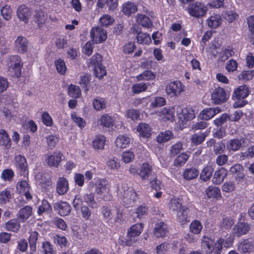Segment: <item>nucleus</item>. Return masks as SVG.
Here are the masks:
<instances>
[{
  "label": "nucleus",
  "mask_w": 254,
  "mask_h": 254,
  "mask_svg": "<svg viewBox=\"0 0 254 254\" xmlns=\"http://www.w3.org/2000/svg\"><path fill=\"white\" fill-rule=\"evenodd\" d=\"M118 195L127 206L132 205L137 198L136 193L126 184L119 185Z\"/></svg>",
  "instance_id": "nucleus-1"
},
{
  "label": "nucleus",
  "mask_w": 254,
  "mask_h": 254,
  "mask_svg": "<svg viewBox=\"0 0 254 254\" xmlns=\"http://www.w3.org/2000/svg\"><path fill=\"white\" fill-rule=\"evenodd\" d=\"M109 187V182L104 179L95 180L90 182L88 185V188L89 189H94L95 192L99 195L108 192L110 190Z\"/></svg>",
  "instance_id": "nucleus-2"
},
{
  "label": "nucleus",
  "mask_w": 254,
  "mask_h": 254,
  "mask_svg": "<svg viewBox=\"0 0 254 254\" xmlns=\"http://www.w3.org/2000/svg\"><path fill=\"white\" fill-rule=\"evenodd\" d=\"M185 86L180 81H174L168 83L166 87V92L171 97L179 96L184 91Z\"/></svg>",
  "instance_id": "nucleus-3"
},
{
  "label": "nucleus",
  "mask_w": 254,
  "mask_h": 254,
  "mask_svg": "<svg viewBox=\"0 0 254 254\" xmlns=\"http://www.w3.org/2000/svg\"><path fill=\"white\" fill-rule=\"evenodd\" d=\"M207 8L200 2L196 1L188 7V12L190 15L195 17L204 16L207 12Z\"/></svg>",
  "instance_id": "nucleus-4"
},
{
  "label": "nucleus",
  "mask_w": 254,
  "mask_h": 254,
  "mask_svg": "<svg viewBox=\"0 0 254 254\" xmlns=\"http://www.w3.org/2000/svg\"><path fill=\"white\" fill-rule=\"evenodd\" d=\"M143 230L142 223H137L131 226L128 231V234L126 239L124 245L131 246L135 242L134 238L139 236Z\"/></svg>",
  "instance_id": "nucleus-5"
},
{
  "label": "nucleus",
  "mask_w": 254,
  "mask_h": 254,
  "mask_svg": "<svg viewBox=\"0 0 254 254\" xmlns=\"http://www.w3.org/2000/svg\"><path fill=\"white\" fill-rule=\"evenodd\" d=\"M229 95L224 88L217 87L211 93L212 100L215 104H220L227 101Z\"/></svg>",
  "instance_id": "nucleus-6"
},
{
  "label": "nucleus",
  "mask_w": 254,
  "mask_h": 254,
  "mask_svg": "<svg viewBox=\"0 0 254 254\" xmlns=\"http://www.w3.org/2000/svg\"><path fill=\"white\" fill-rule=\"evenodd\" d=\"M106 30L100 27H94L90 31V36L95 43H100L107 38Z\"/></svg>",
  "instance_id": "nucleus-7"
},
{
  "label": "nucleus",
  "mask_w": 254,
  "mask_h": 254,
  "mask_svg": "<svg viewBox=\"0 0 254 254\" xmlns=\"http://www.w3.org/2000/svg\"><path fill=\"white\" fill-rule=\"evenodd\" d=\"M138 175L142 180H147L148 181L151 180L153 176L156 175L152 172L151 166L147 163L142 164Z\"/></svg>",
  "instance_id": "nucleus-8"
},
{
  "label": "nucleus",
  "mask_w": 254,
  "mask_h": 254,
  "mask_svg": "<svg viewBox=\"0 0 254 254\" xmlns=\"http://www.w3.org/2000/svg\"><path fill=\"white\" fill-rule=\"evenodd\" d=\"M245 142V139L243 137L240 138H236L228 141L226 146L229 151L235 152L239 150L241 148L243 147Z\"/></svg>",
  "instance_id": "nucleus-9"
},
{
  "label": "nucleus",
  "mask_w": 254,
  "mask_h": 254,
  "mask_svg": "<svg viewBox=\"0 0 254 254\" xmlns=\"http://www.w3.org/2000/svg\"><path fill=\"white\" fill-rule=\"evenodd\" d=\"M54 209L61 216H67L70 213L71 207L67 202L61 201L54 205Z\"/></svg>",
  "instance_id": "nucleus-10"
},
{
  "label": "nucleus",
  "mask_w": 254,
  "mask_h": 254,
  "mask_svg": "<svg viewBox=\"0 0 254 254\" xmlns=\"http://www.w3.org/2000/svg\"><path fill=\"white\" fill-rule=\"evenodd\" d=\"M254 250V242L248 239L243 240L238 245V250L242 254L250 253Z\"/></svg>",
  "instance_id": "nucleus-11"
},
{
  "label": "nucleus",
  "mask_w": 254,
  "mask_h": 254,
  "mask_svg": "<svg viewBox=\"0 0 254 254\" xmlns=\"http://www.w3.org/2000/svg\"><path fill=\"white\" fill-rule=\"evenodd\" d=\"M250 229V226L245 222L237 223L233 228V233L237 237L246 234Z\"/></svg>",
  "instance_id": "nucleus-12"
},
{
  "label": "nucleus",
  "mask_w": 254,
  "mask_h": 254,
  "mask_svg": "<svg viewBox=\"0 0 254 254\" xmlns=\"http://www.w3.org/2000/svg\"><path fill=\"white\" fill-rule=\"evenodd\" d=\"M28 164L24 156H17V170H18L21 176L24 177L28 174Z\"/></svg>",
  "instance_id": "nucleus-13"
},
{
  "label": "nucleus",
  "mask_w": 254,
  "mask_h": 254,
  "mask_svg": "<svg viewBox=\"0 0 254 254\" xmlns=\"http://www.w3.org/2000/svg\"><path fill=\"white\" fill-rule=\"evenodd\" d=\"M137 6L134 3L127 1L122 6V11L127 16H131L137 11Z\"/></svg>",
  "instance_id": "nucleus-14"
},
{
  "label": "nucleus",
  "mask_w": 254,
  "mask_h": 254,
  "mask_svg": "<svg viewBox=\"0 0 254 254\" xmlns=\"http://www.w3.org/2000/svg\"><path fill=\"white\" fill-rule=\"evenodd\" d=\"M31 15V9L24 4L19 6L17 10V15L18 18L25 23L28 22Z\"/></svg>",
  "instance_id": "nucleus-15"
},
{
  "label": "nucleus",
  "mask_w": 254,
  "mask_h": 254,
  "mask_svg": "<svg viewBox=\"0 0 254 254\" xmlns=\"http://www.w3.org/2000/svg\"><path fill=\"white\" fill-rule=\"evenodd\" d=\"M221 111L219 107L206 108L200 113L199 118L203 120H208Z\"/></svg>",
  "instance_id": "nucleus-16"
},
{
  "label": "nucleus",
  "mask_w": 254,
  "mask_h": 254,
  "mask_svg": "<svg viewBox=\"0 0 254 254\" xmlns=\"http://www.w3.org/2000/svg\"><path fill=\"white\" fill-rule=\"evenodd\" d=\"M68 190V184L67 180L64 177L59 178L56 185L57 192L61 195L64 194Z\"/></svg>",
  "instance_id": "nucleus-17"
},
{
  "label": "nucleus",
  "mask_w": 254,
  "mask_h": 254,
  "mask_svg": "<svg viewBox=\"0 0 254 254\" xmlns=\"http://www.w3.org/2000/svg\"><path fill=\"white\" fill-rule=\"evenodd\" d=\"M230 172L232 174L235 175V179L238 181H242L245 177L243 167L240 164H235L232 166L230 168Z\"/></svg>",
  "instance_id": "nucleus-18"
},
{
  "label": "nucleus",
  "mask_w": 254,
  "mask_h": 254,
  "mask_svg": "<svg viewBox=\"0 0 254 254\" xmlns=\"http://www.w3.org/2000/svg\"><path fill=\"white\" fill-rule=\"evenodd\" d=\"M189 213V209L187 207L185 206L181 209L178 210L177 212V220L182 225L186 224L190 221L188 214Z\"/></svg>",
  "instance_id": "nucleus-19"
},
{
  "label": "nucleus",
  "mask_w": 254,
  "mask_h": 254,
  "mask_svg": "<svg viewBox=\"0 0 254 254\" xmlns=\"http://www.w3.org/2000/svg\"><path fill=\"white\" fill-rule=\"evenodd\" d=\"M227 172L224 168H221L217 170L213 175L212 182L216 185H219L223 182L227 177Z\"/></svg>",
  "instance_id": "nucleus-20"
},
{
  "label": "nucleus",
  "mask_w": 254,
  "mask_h": 254,
  "mask_svg": "<svg viewBox=\"0 0 254 254\" xmlns=\"http://www.w3.org/2000/svg\"><path fill=\"white\" fill-rule=\"evenodd\" d=\"M250 93L248 87L245 85H241L237 88L233 93V97L236 99H244Z\"/></svg>",
  "instance_id": "nucleus-21"
},
{
  "label": "nucleus",
  "mask_w": 254,
  "mask_h": 254,
  "mask_svg": "<svg viewBox=\"0 0 254 254\" xmlns=\"http://www.w3.org/2000/svg\"><path fill=\"white\" fill-rule=\"evenodd\" d=\"M167 232L168 226L164 222L161 221L155 224L154 229V233L156 237H163Z\"/></svg>",
  "instance_id": "nucleus-22"
},
{
  "label": "nucleus",
  "mask_w": 254,
  "mask_h": 254,
  "mask_svg": "<svg viewBox=\"0 0 254 254\" xmlns=\"http://www.w3.org/2000/svg\"><path fill=\"white\" fill-rule=\"evenodd\" d=\"M29 186L27 181L23 180L19 182V187H17L18 193L21 195H24L28 199L32 198V196L29 192Z\"/></svg>",
  "instance_id": "nucleus-23"
},
{
  "label": "nucleus",
  "mask_w": 254,
  "mask_h": 254,
  "mask_svg": "<svg viewBox=\"0 0 254 254\" xmlns=\"http://www.w3.org/2000/svg\"><path fill=\"white\" fill-rule=\"evenodd\" d=\"M174 110L173 108L165 107L156 112V114L162 118L172 121L174 118Z\"/></svg>",
  "instance_id": "nucleus-24"
},
{
  "label": "nucleus",
  "mask_w": 254,
  "mask_h": 254,
  "mask_svg": "<svg viewBox=\"0 0 254 254\" xmlns=\"http://www.w3.org/2000/svg\"><path fill=\"white\" fill-rule=\"evenodd\" d=\"M130 139L126 135H120L115 141V145L119 149H124L129 145Z\"/></svg>",
  "instance_id": "nucleus-25"
},
{
  "label": "nucleus",
  "mask_w": 254,
  "mask_h": 254,
  "mask_svg": "<svg viewBox=\"0 0 254 254\" xmlns=\"http://www.w3.org/2000/svg\"><path fill=\"white\" fill-rule=\"evenodd\" d=\"M214 241L207 236H203L201 240V247L205 250L206 254H210L213 252L212 246Z\"/></svg>",
  "instance_id": "nucleus-26"
},
{
  "label": "nucleus",
  "mask_w": 254,
  "mask_h": 254,
  "mask_svg": "<svg viewBox=\"0 0 254 254\" xmlns=\"http://www.w3.org/2000/svg\"><path fill=\"white\" fill-rule=\"evenodd\" d=\"M151 130L150 126L145 123H140L137 127V132L143 138H149L151 136Z\"/></svg>",
  "instance_id": "nucleus-27"
},
{
  "label": "nucleus",
  "mask_w": 254,
  "mask_h": 254,
  "mask_svg": "<svg viewBox=\"0 0 254 254\" xmlns=\"http://www.w3.org/2000/svg\"><path fill=\"white\" fill-rule=\"evenodd\" d=\"M214 169L211 165L204 167L200 174V179L203 182L209 181L212 177Z\"/></svg>",
  "instance_id": "nucleus-28"
},
{
  "label": "nucleus",
  "mask_w": 254,
  "mask_h": 254,
  "mask_svg": "<svg viewBox=\"0 0 254 254\" xmlns=\"http://www.w3.org/2000/svg\"><path fill=\"white\" fill-rule=\"evenodd\" d=\"M199 174V172L196 168L191 167L185 169L183 176L185 179L190 181L196 178Z\"/></svg>",
  "instance_id": "nucleus-29"
},
{
  "label": "nucleus",
  "mask_w": 254,
  "mask_h": 254,
  "mask_svg": "<svg viewBox=\"0 0 254 254\" xmlns=\"http://www.w3.org/2000/svg\"><path fill=\"white\" fill-rule=\"evenodd\" d=\"M32 213V208L29 206H25L18 212V219L21 222H24Z\"/></svg>",
  "instance_id": "nucleus-30"
},
{
  "label": "nucleus",
  "mask_w": 254,
  "mask_h": 254,
  "mask_svg": "<svg viewBox=\"0 0 254 254\" xmlns=\"http://www.w3.org/2000/svg\"><path fill=\"white\" fill-rule=\"evenodd\" d=\"M0 145L5 148H8L11 145V140L7 132L3 129H0Z\"/></svg>",
  "instance_id": "nucleus-31"
},
{
  "label": "nucleus",
  "mask_w": 254,
  "mask_h": 254,
  "mask_svg": "<svg viewBox=\"0 0 254 254\" xmlns=\"http://www.w3.org/2000/svg\"><path fill=\"white\" fill-rule=\"evenodd\" d=\"M135 18L137 23L144 27L150 28L152 26V22L151 20L144 14H137Z\"/></svg>",
  "instance_id": "nucleus-32"
},
{
  "label": "nucleus",
  "mask_w": 254,
  "mask_h": 254,
  "mask_svg": "<svg viewBox=\"0 0 254 254\" xmlns=\"http://www.w3.org/2000/svg\"><path fill=\"white\" fill-rule=\"evenodd\" d=\"M222 19L219 14L211 15L207 20L208 26L212 28H216L221 23Z\"/></svg>",
  "instance_id": "nucleus-33"
},
{
  "label": "nucleus",
  "mask_w": 254,
  "mask_h": 254,
  "mask_svg": "<svg viewBox=\"0 0 254 254\" xmlns=\"http://www.w3.org/2000/svg\"><path fill=\"white\" fill-rule=\"evenodd\" d=\"M62 154L61 152L54 153L48 156V163L50 166L58 167L61 161Z\"/></svg>",
  "instance_id": "nucleus-34"
},
{
  "label": "nucleus",
  "mask_w": 254,
  "mask_h": 254,
  "mask_svg": "<svg viewBox=\"0 0 254 254\" xmlns=\"http://www.w3.org/2000/svg\"><path fill=\"white\" fill-rule=\"evenodd\" d=\"M27 40L23 37H18L17 38V49L20 52L24 53L27 52L28 46Z\"/></svg>",
  "instance_id": "nucleus-35"
},
{
  "label": "nucleus",
  "mask_w": 254,
  "mask_h": 254,
  "mask_svg": "<svg viewBox=\"0 0 254 254\" xmlns=\"http://www.w3.org/2000/svg\"><path fill=\"white\" fill-rule=\"evenodd\" d=\"M100 123L103 127L110 128L114 126V120L111 116L108 114H105L101 117Z\"/></svg>",
  "instance_id": "nucleus-36"
},
{
  "label": "nucleus",
  "mask_w": 254,
  "mask_h": 254,
  "mask_svg": "<svg viewBox=\"0 0 254 254\" xmlns=\"http://www.w3.org/2000/svg\"><path fill=\"white\" fill-rule=\"evenodd\" d=\"M173 138V134L170 130L161 132L157 136L156 140L159 143H164Z\"/></svg>",
  "instance_id": "nucleus-37"
},
{
  "label": "nucleus",
  "mask_w": 254,
  "mask_h": 254,
  "mask_svg": "<svg viewBox=\"0 0 254 254\" xmlns=\"http://www.w3.org/2000/svg\"><path fill=\"white\" fill-rule=\"evenodd\" d=\"M206 194L208 198H218L221 197L220 189L215 187L209 186L205 190Z\"/></svg>",
  "instance_id": "nucleus-38"
},
{
  "label": "nucleus",
  "mask_w": 254,
  "mask_h": 254,
  "mask_svg": "<svg viewBox=\"0 0 254 254\" xmlns=\"http://www.w3.org/2000/svg\"><path fill=\"white\" fill-rule=\"evenodd\" d=\"M105 141L106 139L104 135H97L93 141V146L96 149H102L104 148Z\"/></svg>",
  "instance_id": "nucleus-39"
},
{
  "label": "nucleus",
  "mask_w": 254,
  "mask_h": 254,
  "mask_svg": "<svg viewBox=\"0 0 254 254\" xmlns=\"http://www.w3.org/2000/svg\"><path fill=\"white\" fill-rule=\"evenodd\" d=\"M184 206L182 205V200L179 198H172L169 203V209L173 212H177Z\"/></svg>",
  "instance_id": "nucleus-40"
},
{
  "label": "nucleus",
  "mask_w": 254,
  "mask_h": 254,
  "mask_svg": "<svg viewBox=\"0 0 254 254\" xmlns=\"http://www.w3.org/2000/svg\"><path fill=\"white\" fill-rule=\"evenodd\" d=\"M11 196V191L10 188L0 191V204H4L9 201Z\"/></svg>",
  "instance_id": "nucleus-41"
},
{
  "label": "nucleus",
  "mask_w": 254,
  "mask_h": 254,
  "mask_svg": "<svg viewBox=\"0 0 254 254\" xmlns=\"http://www.w3.org/2000/svg\"><path fill=\"white\" fill-rule=\"evenodd\" d=\"M39 234L36 231H33L30 233L28 241L30 249L33 251L36 250V242L38 238Z\"/></svg>",
  "instance_id": "nucleus-42"
},
{
  "label": "nucleus",
  "mask_w": 254,
  "mask_h": 254,
  "mask_svg": "<svg viewBox=\"0 0 254 254\" xmlns=\"http://www.w3.org/2000/svg\"><path fill=\"white\" fill-rule=\"evenodd\" d=\"M14 176V172L11 169H5L1 173L0 178L4 182H10Z\"/></svg>",
  "instance_id": "nucleus-43"
},
{
  "label": "nucleus",
  "mask_w": 254,
  "mask_h": 254,
  "mask_svg": "<svg viewBox=\"0 0 254 254\" xmlns=\"http://www.w3.org/2000/svg\"><path fill=\"white\" fill-rule=\"evenodd\" d=\"M136 40L138 43L141 44H149L151 42L149 34L141 32L137 34Z\"/></svg>",
  "instance_id": "nucleus-44"
},
{
  "label": "nucleus",
  "mask_w": 254,
  "mask_h": 254,
  "mask_svg": "<svg viewBox=\"0 0 254 254\" xmlns=\"http://www.w3.org/2000/svg\"><path fill=\"white\" fill-rule=\"evenodd\" d=\"M83 199L85 203L91 208H94L96 206V202L95 200L94 193L91 192L90 193H86L83 196Z\"/></svg>",
  "instance_id": "nucleus-45"
},
{
  "label": "nucleus",
  "mask_w": 254,
  "mask_h": 254,
  "mask_svg": "<svg viewBox=\"0 0 254 254\" xmlns=\"http://www.w3.org/2000/svg\"><path fill=\"white\" fill-rule=\"evenodd\" d=\"M189 157V155L185 153L180 154L174 160V165L176 166H182L184 165L188 160Z\"/></svg>",
  "instance_id": "nucleus-46"
},
{
  "label": "nucleus",
  "mask_w": 254,
  "mask_h": 254,
  "mask_svg": "<svg viewBox=\"0 0 254 254\" xmlns=\"http://www.w3.org/2000/svg\"><path fill=\"white\" fill-rule=\"evenodd\" d=\"M206 135L205 133H195L191 137V141L194 145H197L200 144L204 141Z\"/></svg>",
  "instance_id": "nucleus-47"
},
{
  "label": "nucleus",
  "mask_w": 254,
  "mask_h": 254,
  "mask_svg": "<svg viewBox=\"0 0 254 254\" xmlns=\"http://www.w3.org/2000/svg\"><path fill=\"white\" fill-rule=\"evenodd\" d=\"M148 84L143 82H140L133 85L132 91L134 94H138L145 91L148 87Z\"/></svg>",
  "instance_id": "nucleus-48"
},
{
  "label": "nucleus",
  "mask_w": 254,
  "mask_h": 254,
  "mask_svg": "<svg viewBox=\"0 0 254 254\" xmlns=\"http://www.w3.org/2000/svg\"><path fill=\"white\" fill-rule=\"evenodd\" d=\"M68 94L70 97L73 98H78L81 95V90L80 88L74 85L71 84L69 86Z\"/></svg>",
  "instance_id": "nucleus-49"
},
{
  "label": "nucleus",
  "mask_w": 254,
  "mask_h": 254,
  "mask_svg": "<svg viewBox=\"0 0 254 254\" xmlns=\"http://www.w3.org/2000/svg\"><path fill=\"white\" fill-rule=\"evenodd\" d=\"M234 54V52L233 50L230 49L229 47L223 49L222 52L220 55L219 60L222 62H225L229 57L232 56Z\"/></svg>",
  "instance_id": "nucleus-50"
},
{
  "label": "nucleus",
  "mask_w": 254,
  "mask_h": 254,
  "mask_svg": "<svg viewBox=\"0 0 254 254\" xmlns=\"http://www.w3.org/2000/svg\"><path fill=\"white\" fill-rule=\"evenodd\" d=\"M155 77V75L154 73L151 70H146L143 72L142 73L137 75L136 76V79L138 81L142 80H152L154 79Z\"/></svg>",
  "instance_id": "nucleus-51"
},
{
  "label": "nucleus",
  "mask_w": 254,
  "mask_h": 254,
  "mask_svg": "<svg viewBox=\"0 0 254 254\" xmlns=\"http://www.w3.org/2000/svg\"><path fill=\"white\" fill-rule=\"evenodd\" d=\"M52 210V206L48 201L47 200L44 199L42 200L41 205L38 208V212L39 215H41L44 212H51Z\"/></svg>",
  "instance_id": "nucleus-52"
},
{
  "label": "nucleus",
  "mask_w": 254,
  "mask_h": 254,
  "mask_svg": "<svg viewBox=\"0 0 254 254\" xmlns=\"http://www.w3.org/2000/svg\"><path fill=\"white\" fill-rule=\"evenodd\" d=\"M7 66L11 75H16V57L12 56L9 58L7 61Z\"/></svg>",
  "instance_id": "nucleus-53"
},
{
  "label": "nucleus",
  "mask_w": 254,
  "mask_h": 254,
  "mask_svg": "<svg viewBox=\"0 0 254 254\" xmlns=\"http://www.w3.org/2000/svg\"><path fill=\"white\" fill-rule=\"evenodd\" d=\"M202 225L200 222L197 220L192 221L190 226V232L195 234H199L202 230Z\"/></svg>",
  "instance_id": "nucleus-54"
},
{
  "label": "nucleus",
  "mask_w": 254,
  "mask_h": 254,
  "mask_svg": "<svg viewBox=\"0 0 254 254\" xmlns=\"http://www.w3.org/2000/svg\"><path fill=\"white\" fill-rule=\"evenodd\" d=\"M94 108L97 111H100L106 108V103L103 98H97L95 99L92 102Z\"/></svg>",
  "instance_id": "nucleus-55"
},
{
  "label": "nucleus",
  "mask_w": 254,
  "mask_h": 254,
  "mask_svg": "<svg viewBox=\"0 0 254 254\" xmlns=\"http://www.w3.org/2000/svg\"><path fill=\"white\" fill-rule=\"evenodd\" d=\"M106 165L110 170H117L120 167V163L115 157L109 158L106 161Z\"/></svg>",
  "instance_id": "nucleus-56"
},
{
  "label": "nucleus",
  "mask_w": 254,
  "mask_h": 254,
  "mask_svg": "<svg viewBox=\"0 0 254 254\" xmlns=\"http://www.w3.org/2000/svg\"><path fill=\"white\" fill-rule=\"evenodd\" d=\"M57 70L61 74H64L66 70L64 61L62 59H58L55 62Z\"/></svg>",
  "instance_id": "nucleus-57"
},
{
  "label": "nucleus",
  "mask_w": 254,
  "mask_h": 254,
  "mask_svg": "<svg viewBox=\"0 0 254 254\" xmlns=\"http://www.w3.org/2000/svg\"><path fill=\"white\" fill-rule=\"evenodd\" d=\"M73 121L81 128L86 126L85 121L82 118L78 116L76 113H73L71 115Z\"/></svg>",
  "instance_id": "nucleus-58"
},
{
  "label": "nucleus",
  "mask_w": 254,
  "mask_h": 254,
  "mask_svg": "<svg viewBox=\"0 0 254 254\" xmlns=\"http://www.w3.org/2000/svg\"><path fill=\"white\" fill-rule=\"evenodd\" d=\"M93 69L95 75L99 78H102L104 75L106 74V70L105 67L102 64H101L99 66H95L93 68Z\"/></svg>",
  "instance_id": "nucleus-59"
},
{
  "label": "nucleus",
  "mask_w": 254,
  "mask_h": 254,
  "mask_svg": "<svg viewBox=\"0 0 254 254\" xmlns=\"http://www.w3.org/2000/svg\"><path fill=\"white\" fill-rule=\"evenodd\" d=\"M102 56L99 54H96L93 55L91 58L90 66L95 67V66H99L102 64Z\"/></svg>",
  "instance_id": "nucleus-60"
},
{
  "label": "nucleus",
  "mask_w": 254,
  "mask_h": 254,
  "mask_svg": "<svg viewBox=\"0 0 254 254\" xmlns=\"http://www.w3.org/2000/svg\"><path fill=\"white\" fill-rule=\"evenodd\" d=\"M183 150V144L181 142H178L171 147L170 155L171 156H175Z\"/></svg>",
  "instance_id": "nucleus-61"
},
{
  "label": "nucleus",
  "mask_w": 254,
  "mask_h": 254,
  "mask_svg": "<svg viewBox=\"0 0 254 254\" xmlns=\"http://www.w3.org/2000/svg\"><path fill=\"white\" fill-rule=\"evenodd\" d=\"M150 181V185L152 189L155 190L156 191H158L161 190L162 187V184L159 180L157 178L156 176H153L151 180Z\"/></svg>",
  "instance_id": "nucleus-62"
},
{
  "label": "nucleus",
  "mask_w": 254,
  "mask_h": 254,
  "mask_svg": "<svg viewBox=\"0 0 254 254\" xmlns=\"http://www.w3.org/2000/svg\"><path fill=\"white\" fill-rule=\"evenodd\" d=\"M224 241V240L223 239L220 238L216 243H213L212 249H213V252H214L215 254H220Z\"/></svg>",
  "instance_id": "nucleus-63"
},
{
  "label": "nucleus",
  "mask_w": 254,
  "mask_h": 254,
  "mask_svg": "<svg viewBox=\"0 0 254 254\" xmlns=\"http://www.w3.org/2000/svg\"><path fill=\"white\" fill-rule=\"evenodd\" d=\"M114 21V19L109 15L105 14L100 18V22L102 26H108Z\"/></svg>",
  "instance_id": "nucleus-64"
}]
</instances>
